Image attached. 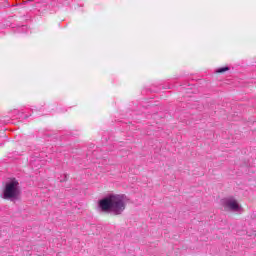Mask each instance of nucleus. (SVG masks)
Returning a JSON list of instances; mask_svg holds the SVG:
<instances>
[{"label": "nucleus", "mask_w": 256, "mask_h": 256, "mask_svg": "<svg viewBox=\"0 0 256 256\" xmlns=\"http://www.w3.org/2000/svg\"><path fill=\"white\" fill-rule=\"evenodd\" d=\"M125 207V195L121 194H110L98 201V209L101 213L121 215Z\"/></svg>", "instance_id": "f257e3e1"}, {"label": "nucleus", "mask_w": 256, "mask_h": 256, "mask_svg": "<svg viewBox=\"0 0 256 256\" xmlns=\"http://www.w3.org/2000/svg\"><path fill=\"white\" fill-rule=\"evenodd\" d=\"M21 197V186H19V181L13 178L6 182L3 189V199H8L9 201H17Z\"/></svg>", "instance_id": "f03ea898"}, {"label": "nucleus", "mask_w": 256, "mask_h": 256, "mask_svg": "<svg viewBox=\"0 0 256 256\" xmlns=\"http://www.w3.org/2000/svg\"><path fill=\"white\" fill-rule=\"evenodd\" d=\"M222 205L226 211H233L234 213L241 211L239 202H237L233 197L223 199Z\"/></svg>", "instance_id": "7ed1b4c3"}, {"label": "nucleus", "mask_w": 256, "mask_h": 256, "mask_svg": "<svg viewBox=\"0 0 256 256\" xmlns=\"http://www.w3.org/2000/svg\"><path fill=\"white\" fill-rule=\"evenodd\" d=\"M229 66L221 67L216 70V73H225V71H229Z\"/></svg>", "instance_id": "20e7f679"}, {"label": "nucleus", "mask_w": 256, "mask_h": 256, "mask_svg": "<svg viewBox=\"0 0 256 256\" xmlns=\"http://www.w3.org/2000/svg\"><path fill=\"white\" fill-rule=\"evenodd\" d=\"M69 179V176L67 174L64 175V180L63 181H67Z\"/></svg>", "instance_id": "39448f33"}]
</instances>
